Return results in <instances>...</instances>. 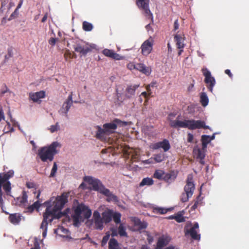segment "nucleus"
Here are the masks:
<instances>
[{
    "mask_svg": "<svg viewBox=\"0 0 249 249\" xmlns=\"http://www.w3.org/2000/svg\"><path fill=\"white\" fill-rule=\"evenodd\" d=\"M41 204L38 200L34 202L32 205L29 206L27 208V212L32 213L35 210H38Z\"/></svg>",
    "mask_w": 249,
    "mask_h": 249,
    "instance_id": "nucleus-33",
    "label": "nucleus"
},
{
    "mask_svg": "<svg viewBox=\"0 0 249 249\" xmlns=\"http://www.w3.org/2000/svg\"><path fill=\"white\" fill-rule=\"evenodd\" d=\"M175 41L176 42L177 48L182 49L184 47V39L180 35H176L174 36Z\"/></svg>",
    "mask_w": 249,
    "mask_h": 249,
    "instance_id": "nucleus-22",
    "label": "nucleus"
},
{
    "mask_svg": "<svg viewBox=\"0 0 249 249\" xmlns=\"http://www.w3.org/2000/svg\"><path fill=\"white\" fill-rule=\"evenodd\" d=\"M93 218L94 221L96 220H98L100 219H102V217H101L100 213L97 211H95L94 212L93 214Z\"/></svg>",
    "mask_w": 249,
    "mask_h": 249,
    "instance_id": "nucleus-46",
    "label": "nucleus"
},
{
    "mask_svg": "<svg viewBox=\"0 0 249 249\" xmlns=\"http://www.w3.org/2000/svg\"><path fill=\"white\" fill-rule=\"evenodd\" d=\"M149 0H136V4L138 7L144 12V14L147 18L153 20V15L149 9Z\"/></svg>",
    "mask_w": 249,
    "mask_h": 249,
    "instance_id": "nucleus-8",
    "label": "nucleus"
},
{
    "mask_svg": "<svg viewBox=\"0 0 249 249\" xmlns=\"http://www.w3.org/2000/svg\"><path fill=\"white\" fill-rule=\"evenodd\" d=\"M23 2V0H19V2L16 9V10H15L16 11L21 7V5H22Z\"/></svg>",
    "mask_w": 249,
    "mask_h": 249,
    "instance_id": "nucleus-59",
    "label": "nucleus"
},
{
    "mask_svg": "<svg viewBox=\"0 0 249 249\" xmlns=\"http://www.w3.org/2000/svg\"><path fill=\"white\" fill-rule=\"evenodd\" d=\"M153 45L152 39H149L144 41L141 47L142 54L145 56L148 55L152 51Z\"/></svg>",
    "mask_w": 249,
    "mask_h": 249,
    "instance_id": "nucleus-15",
    "label": "nucleus"
},
{
    "mask_svg": "<svg viewBox=\"0 0 249 249\" xmlns=\"http://www.w3.org/2000/svg\"><path fill=\"white\" fill-rule=\"evenodd\" d=\"M198 204V201L197 200L195 201L194 205L191 207L192 210H195L197 208Z\"/></svg>",
    "mask_w": 249,
    "mask_h": 249,
    "instance_id": "nucleus-56",
    "label": "nucleus"
},
{
    "mask_svg": "<svg viewBox=\"0 0 249 249\" xmlns=\"http://www.w3.org/2000/svg\"><path fill=\"white\" fill-rule=\"evenodd\" d=\"M56 40L55 38L51 37L48 41L49 44L51 46H54L56 43Z\"/></svg>",
    "mask_w": 249,
    "mask_h": 249,
    "instance_id": "nucleus-49",
    "label": "nucleus"
},
{
    "mask_svg": "<svg viewBox=\"0 0 249 249\" xmlns=\"http://www.w3.org/2000/svg\"><path fill=\"white\" fill-rule=\"evenodd\" d=\"M102 53L106 56L110 57L115 60H119L123 58L120 54L115 53L113 50L105 49L103 50Z\"/></svg>",
    "mask_w": 249,
    "mask_h": 249,
    "instance_id": "nucleus-18",
    "label": "nucleus"
},
{
    "mask_svg": "<svg viewBox=\"0 0 249 249\" xmlns=\"http://www.w3.org/2000/svg\"><path fill=\"white\" fill-rule=\"evenodd\" d=\"M4 86L5 87V90H2L1 91V94H5V93H6L8 91V88L6 87V86L5 85H4Z\"/></svg>",
    "mask_w": 249,
    "mask_h": 249,
    "instance_id": "nucleus-64",
    "label": "nucleus"
},
{
    "mask_svg": "<svg viewBox=\"0 0 249 249\" xmlns=\"http://www.w3.org/2000/svg\"><path fill=\"white\" fill-rule=\"evenodd\" d=\"M118 233L120 236L127 237L125 228L123 224H120L118 227Z\"/></svg>",
    "mask_w": 249,
    "mask_h": 249,
    "instance_id": "nucleus-37",
    "label": "nucleus"
},
{
    "mask_svg": "<svg viewBox=\"0 0 249 249\" xmlns=\"http://www.w3.org/2000/svg\"><path fill=\"white\" fill-rule=\"evenodd\" d=\"M59 125L58 123H57L55 125H52L50 126V130L52 133H53L58 130Z\"/></svg>",
    "mask_w": 249,
    "mask_h": 249,
    "instance_id": "nucleus-47",
    "label": "nucleus"
},
{
    "mask_svg": "<svg viewBox=\"0 0 249 249\" xmlns=\"http://www.w3.org/2000/svg\"><path fill=\"white\" fill-rule=\"evenodd\" d=\"M121 214L120 213L115 212L113 213L112 212V218L116 224H119L121 223Z\"/></svg>",
    "mask_w": 249,
    "mask_h": 249,
    "instance_id": "nucleus-38",
    "label": "nucleus"
},
{
    "mask_svg": "<svg viewBox=\"0 0 249 249\" xmlns=\"http://www.w3.org/2000/svg\"><path fill=\"white\" fill-rule=\"evenodd\" d=\"M72 95V92H71L66 101L63 104L60 110L62 113L65 114L66 117H68L67 113L73 104Z\"/></svg>",
    "mask_w": 249,
    "mask_h": 249,
    "instance_id": "nucleus-14",
    "label": "nucleus"
},
{
    "mask_svg": "<svg viewBox=\"0 0 249 249\" xmlns=\"http://www.w3.org/2000/svg\"><path fill=\"white\" fill-rule=\"evenodd\" d=\"M198 228V224L197 223H195L193 227L186 231L185 235L189 234L192 239L196 240H199L200 239V234H198L196 231Z\"/></svg>",
    "mask_w": 249,
    "mask_h": 249,
    "instance_id": "nucleus-16",
    "label": "nucleus"
},
{
    "mask_svg": "<svg viewBox=\"0 0 249 249\" xmlns=\"http://www.w3.org/2000/svg\"><path fill=\"white\" fill-rule=\"evenodd\" d=\"M73 46L74 51L79 53L81 55L85 56L92 51L91 45L88 44L85 45L81 42H77Z\"/></svg>",
    "mask_w": 249,
    "mask_h": 249,
    "instance_id": "nucleus-11",
    "label": "nucleus"
},
{
    "mask_svg": "<svg viewBox=\"0 0 249 249\" xmlns=\"http://www.w3.org/2000/svg\"><path fill=\"white\" fill-rule=\"evenodd\" d=\"M195 186L193 182L192 175H188L186 179V184L184 187V193H183L180 196V200L182 202H186L188 201L189 198L191 197L193 195Z\"/></svg>",
    "mask_w": 249,
    "mask_h": 249,
    "instance_id": "nucleus-6",
    "label": "nucleus"
},
{
    "mask_svg": "<svg viewBox=\"0 0 249 249\" xmlns=\"http://www.w3.org/2000/svg\"><path fill=\"white\" fill-rule=\"evenodd\" d=\"M203 75L205 77L204 82L207 84L208 89L211 92H213V87L215 84V80L213 77L212 76L211 72L206 68L201 69Z\"/></svg>",
    "mask_w": 249,
    "mask_h": 249,
    "instance_id": "nucleus-9",
    "label": "nucleus"
},
{
    "mask_svg": "<svg viewBox=\"0 0 249 249\" xmlns=\"http://www.w3.org/2000/svg\"><path fill=\"white\" fill-rule=\"evenodd\" d=\"M91 215V211L84 204L78 205L74 209L72 219L74 225L79 223L80 221L88 219Z\"/></svg>",
    "mask_w": 249,
    "mask_h": 249,
    "instance_id": "nucleus-5",
    "label": "nucleus"
},
{
    "mask_svg": "<svg viewBox=\"0 0 249 249\" xmlns=\"http://www.w3.org/2000/svg\"><path fill=\"white\" fill-rule=\"evenodd\" d=\"M9 179L7 180L6 181H4L2 184H3V189L5 192L6 194L8 196H11L10 193H11V183L9 181H8Z\"/></svg>",
    "mask_w": 249,
    "mask_h": 249,
    "instance_id": "nucleus-34",
    "label": "nucleus"
},
{
    "mask_svg": "<svg viewBox=\"0 0 249 249\" xmlns=\"http://www.w3.org/2000/svg\"><path fill=\"white\" fill-rule=\"evenodd\" d=\"M169 242L167 237L164 236L160 237L158 240L155 249H162V248L166 246Z\"/></svg>",
    "mask_w": 249,
    "mask_h": 249,
    "instance_id": "nucleus-21",
    "label": "nucleus"
},
{
    "mask_svg": "<svg viewBox=\"0 0 249 249\" xmlns=\"http://www.w3.org/2000/svg\"><path fill=\"white\" fill-rule=\"evenodd\" d=\"M110 237V234L109 233H106V235L103 237L101 242L102 246H105L107 242L108 241Z\"/></svg>",
    "mask_w": 249,
    "mask_h": 249,
    "instance_id": "nucleus-45",
    "label": "nucleus"
},
{
    "mask_svg": "<svg viewBox=\"0 0 249 249\" xmlns=\"http://www.w3.org/2000/svg\"><path fill=\"white\" fill-rule=\"evenodd\" d=\"M175 220L178 223H181L185 221V218L183 216L179 213H177L176 215H175Z\"/></svg>",
    "mask_w": 249,
    "mask_h": 249,
    "instance_id": "nucleus-44",
    "label": "nucleus"
},
{
    "mask_svg": "<svg viewBox=\"0 0 249 249\" xmlns=\"http://www.w3.org/2000/svg\"><path fill=\"white\" fill-rule=\"evenodd\" d=\"M201 141L202 142V150H205L207 148L208 144L211 142L210 136L206 135H202Z\"/></svg>",
    "mask_w": 249,
    "mask_h": 249,
    "instance_id": "nucleus-26",
    "label": "nucleus"
},
{
    "mask_svg": "<svg viewBox=\"0 0 249 249\" xmlns=\"http://www.w3.org/2000/svg\"><path fill=\"white\" fill-rule=\"evenodd\" d=\"M154 184V180L150 178H143L142 181L140 183L139 186L142 187L145 185L150 186Z\"/></svg>",
    "mask_w": 249,
    "mask_h": 249,
    "instance_id": "nucleus-30",
    "label": "nucleus"
},
{
    "mask_svg": "<svg viewBox=\"0 0 249 249\" xmlns=\"http://www.w3.org/2000/svg\"><path fill=\"white\" fill-rule=\"evenodd\" d=\"M107 200L108 202H109L110 201H114L115 202L118 201V198L117 196H115V195L113 194L112 193H111L109 194V195L108 196H107Z\"/></svg>",
    "mask_w": 249,
    "mask_h": 249,
    "instance_id": "nucleus-42",
    "label": "nucleus"
},
{
    "mask_svg": "<svg viewBox=\"0 0 249 249\" xmlns=\"http://www.w3.org/2000/svg\"><path fill=\"white\" fill-rule=\"evenodd\" d=\"M165 154L163 153H160L154 155L153 160L155 162L159 163L164 161L166 159Z\"/></svg>",
    "mask_w": 249,
    "mask_h": 249,
    "instance_id": "nucleus-29",
    "label": "nucleus"
},
{
    "mask_svg": "<svg viewBox=\"0 0 249 249\" xmlns=\"http://www.w3.org/2000/svg\"><path fill=\"white\" fill-rule=\"evenodd\" d=\"M140 87V85H129L126 87L125 91L124 97H123L122 94L117 92V100L119 104L126 99H130L135 97L136 89Z\"/></svg>",
    "mask_w": 249,
    "mask_h": 249,
    "instance_id": "nucleus-7",
    "label": "nucleus"
},
{
    "mask_svg": "<svg viewBox=\"0 0 249 249\" xmlns=\"http://www.w3.org/2000/svg\"><path fill=\"white\" fill-rule=\"evenodd\" d=\"M204 151L205 150H202V149L195 148L193 150V153L197 159H204L205 156Z\"/></svg>",
    "mask_w": 249,
    "mask_h": 249,
    "instance_id": "nucleus-25",
    "label": "nucleus"
},
{
    "mask_svg": "<svg viewBox=\"0 0 249 249\" xmlns=\"http://www.w3.org/2000/svg\"><path fill=\"white\" fill-rule=\"evenodd\" d=\"M47 228L48 226H46L44 227H41V225L40 226V228L42 229L43 230L42 235L43 237H45L46 234H47Z\"/></svg>",
    "mask_w": 249,
    "mask_h": 249,
    "instance_id": "nucleus-51",
    "label": "nucleus"
},
{
    "mask_svg": "<svg viewBox=\"0 0 249 249\" xmlns=\"http://www.w3.org/2000/svg\"><path fill=\"white\" fill-rule=\"evenodd\" d=\"M84 180L92 186L93 189L95 191H98L103 184L101 181L90 176H86L84 178Z\"/></svg>",
    "mask_w": 249,
    "mask_h": 249,
    "instance_id": "nucleus-12",
    "label": "nucleus"
},
{
    "mask_svg": "<svg viewBox=\"0 0 249 249\" xmlns=\"http://www.w3.org/2000/svg\"><path fill=\"white\" fill-rule=\"evenodd\" d=\"M71 53L69 51H67L64 54V58L66 61H68V58H71Z\"/></svg>",
    "mask_w": 249,
    "mask_h": 249,
    "instance_id": "nucleus-50",
    "label": "nucleus"
},
{
    "mask_svg": "<svg viewBox=\"0 0 249 249\" xmlns=\"http://www.w3.org/2000/svg\"><path fill=\"white\" fill-rule=\"evenodd\" d=\"M108 249H121L119 243L115 238H111L108 243Z\"/></svg>",
    "mask_w": 249,
    "mask_h": 249,
    "instance_id": "nucleus-31",
    "label": "nucleus"
},
{
    "mask_svg": "<svg viewBox=\"0 0 249 249\" xmlns=\"http://www.w3.org/2000/svg\"><path fill=\"white\" fill-rule=\"evenodd\" d=\"M94 221L95 228L96 229L100 230L103 229V227H104L103 223L104 222L102 219H100L98 220H96Z\"/></svg>",
    "mask_w": 249,
    "mask_h": 249,
    "instance_id": "nucleus-39",
    "label": "nucleus"
},
{
    "mask_svg": "<svg viewBox=\"0 0 249 249\" xmlns=\"http://www.w3.org/2000/svg\"><path fill=\"white\" fill-rule=\"evenodd\" d=\"M26 185L28 188H34L36 187V185L34 183L31 182H27Z\"/></svg>",
    "mask_w": 249,
    "mask_h": 249,
    "instance_id": "nucleus-52",
    "label": "nucleus"
},
{
    "mask_svg": "<svg viewBox=\"0 0 249 249\" xmlns=\"http://www.w3.org/2000/svg\"><path fill=\"white\" fill-rule=\"evenodd\" d=\"M179 23L178 19H176L174 23V30H177L179 28Z\"/></svg>",
    "mask_w": 249,
    "mask_h": 249,
    "instance_id": "nucleus-55",
    "label": "nucleus"
},
{
    "mask_svg": "<svg viewBox=\"0 0 249 249\" xmlns=\"http://www.w3.org/2000/svg\"><path fill=\"white\" fill-rule=\"evenodd\" d=\"M9 219L11 223L14 225H17L20 222L21 216L18 213L11 214L9 216Z\"/></svg>",
    "mask_w": 249,
    "mask_h": 249,
    "instance_id": "nucleus-24",
    "label": "nucleus"
},
{
    "mask_svg": "<svg viewBox=\"0 0 249 249\" xmlns=\"http://www.w3.org/2000/svg\"><path fill=\"white\" fill-rule=\"evenodd\" d=\"M47 14H45V15L43 16V18H42V19H41V21H42V22H45V21H46V20H47Z\"/></svg>",
    "mask_w": 249,
    "mask_h": 249,
    "instance_id": "nucleus-63",
    "label": "nucleus"
},
{
    "mask_svg": "<svg viewBox=\"0 0 249 249\" xmlns=\"http://www.w3.org/2000/svg\"><path fill=\"white\" fill-rule=\"evenodd\" d=\"M57 170V165L55 162L53 163V168L52 169L50 177H53L55 176V174Z\"/></svg>",
    "mask_w": 249,
    "mask_h": 249,
    "instance_id": "nucleus-43",
    "label": "nucleus"
},
{
    "mask_svg": "<svg viewBox=\"0 0 249 249\" xmlns=\"http://www.w3.org/2000/svg\"><path fill=\"white\" fill-rule=\"evenodd\" d=\"M31 249H40L39 244L37 241H35L34 243V247Z\"/></svg>",
    "mask_w": 249,
    "mask_h": 249,
    "instance_id": "nucleus-57",
    "label": "nucleus"
},
{
    "mask_svg": "<svg viewBox=\"0 0 249 249\" xmlns=\"http://www.w3.org/2000/svg\"><path fill=\"white\" fill-rule=\"evenodd\" d=\"M127 122H123L119 119H115L110 123H106L103 124V128L100 126H97V129L96 137L97 139H105L107 136L115 132L118 125H126Z\"/></svg>",
    "mask_w": 249,
    "mask_h": 249,
    "instance_id": "nucleus-3",
    "label": "nucleus"
},
{
    "mask_svg": "<svg viewBox=\"0 0 249 249\" xmlns=\"http://www.w3.org/2000/svg\"><path fill=\"white\" fill-rule=\"evenodd\" d=\"M27 198L28 196L26 192L23 191L22 192V195L21 198H18V199H19V202L20 204H24L27 201Z\"/></svg>",
    "mask_w": 249,
    "mask_h": 249,
    "instance_id": "nucleus-41",
    "label": "nucleus"
},
{
    "mask_svg": "<svg viewBox=\"0 0 249 249\" xmlns=\"http://www.w3.org/2000/svg\"><path fill=\"white\" fill-rule=\"evenodd\" d=\"M98 191L106 196H108L111 193L109 189L106 188L103 185L101 186V187Z\"/></svg>",
    "mask_w": 249,
    "mask_h": 249,
    "instance_id": "nucleus-40",
    "label": "nucleus"
},
{
    "mask_svg": "<svg viewBox=\"0 0 249 249\" xmlns=\"http://www.w3.org/2000/svg\"><path fill=\"white\" fill-rule=\"evenodd\" d=\"M169 209L161 207H155L153 209V212L155 213H159L163 214L166 213Z\"/></svg>",
    "mask_w": 249,
    "mask_h": 249,
    "instance_id": "nucleus-36",
    "label": "nucleus"
},
{
    "mask_svg": "<svg viewBox=\"0 0 249 249\" xmlns=\"http://www.w3.org/2000/svg\"><path fill=\"white\" fill-rule=\"evenodd\" d=\"M134 225L135 226L138 227V229L140 230L145 229L147 226V223L146 222L142 221L138 218L135 220Z\"/></svg>",
    "mask_w": 249,
    "mask_h": 249,
    "instance_id": "nucleus-27",
    "label": "nucleus"
},
{
    "mask_svg": "<svg viewBox=\"0 0 249 249\" xmlns=\"http://www.w3.org/2000/svg\"><path fill=\"white\" fill-rule=\"evenodd\" d=\"M164 249H178V248H177L176 247H175V246H173L172 245H170V246L166 247Z\"/></svg>",
    "mask_w": 249,
    "mask_h": 249,
    "instance_id": "nucleus-62",
    "label": "nucleus"
},
{
    "mask_svg": "<svg viewBox=\"0 0 249 249\" xmlns=\"http://www.w3.org/2000/svg\"><path fill=\"white\" fill-rule=\"evenodd\" d=\"M136 70L146 75H150L151 72V68L150 67H146L142 63H137L136 64Z\"/></svg>",
    "mask_w": 249,
    "mask_h": 249,
    "instance_id": "nucleus-19",
    "label": "nucleus"
},
{
    "mask_svg": "<svg viewBox=\"0 0 249 249\" xmlns=\"http://www.w3.org/2000/svg\"><path fill=\"white\" fill-rule=\"evenodd\" d=\"M150 95H149V93H147L146 91L142 92L141 94V96H143L146 99V101H147Z\"/></svg>",
    "mask_w": 249,
    "mask_h": 249,
    "instance_id": "nucleus-54",
    "label": "nucleus"
},
{
    "mask_svg": "<svg viewBox=\"0 0 249 249\" xmlns=\"http://www.w3.org/2000/svg\"><path fill=\"white\" fill-rule=\"evenodd\" d=\"M127 67L129 70L136 69V64L133 63H129L127 65Z\"/></svg>",
    "mask_w": 249,
    "mask_h": 249,
    "instance_id": "nucleus-53",
    "label": "nucleus"
},
{
    "mask_svg": "<svg viewBox=\"0 0 249 249\" xmlns=\"http://www.w3.org/2000/svg\"><path fill=\"white\" fill-rule=\"evenodd\" d=\"M59 146L57 142H52L48 146H44L38 150V155L41 161H47L48 160L51 161L54 159V156L57 153L56 148Z\"/></svg>",
    "mask_w": 249,
    "mask_h": 249,
    "instance_id": "nucleus-4",
    "label": "nucleus"
},
{
    "mask_svg": "<svg viewBox=\"0 0 249 249\" xmlns=\"http://www.w3.org/2000/svg\"><path fill=\"white\" fill-rule=\"evenodd\" d=\"M177 174L174 171H171L168 173H164L163 180L166 182L173 181L176 178Z\"/></svg>",
    "mask_w": 249,
    "mask_h": 249,
    "instance_id": "nucleus-20",
    "label": "nucleus"
},
{
    "mask_svg": "<svg viewBox=\"0 0 249 249\" xmlns=\"http://www.w3.org/2000/svg\"><path fill=\"white\" fill-rule=\"evenodd\" d=\"M93 28L92 24L88 21H84L82 23V28L86 32L91 31Z\"/></svg>",
    "mask_w": 249,
    "mask_h": 249,
    "instance_id": "nucleus-35",
    "label": "nucleus"
},
{
    "mask_svg": "<svg viewBox=\"0 0 249 249\" xmlns=\"http://www.w3.org/2000/svg\"><path fill=\"white\" fill-rule=\"evenodd\" d=\"M172 114H170L168 117V120L170 121V125L173 128H187L190 130H195L196 129H209V126L206 125L205 122L202 120H184L183 121L179 120L180 116H178L175 120H171V116Z\"/></svg>",
    "mask_w": 249,
    "mask_h": 249,
    "instance_id": "nucleus-2",
    "label": "nucleus"
},
{
    "mask_svg": "<svg viewBox=\"0 0 249 249\" xmlns=\"http://www.w3.org/2000/svg\"><path fill=\"white\" fill-rule=\"evenodd\" d=\"M200 102L203 107H206L209 103V99L205 92H202L200 95Z\"/></svg>",
    "mask_w": 249,
    "mask_h": 249,
    "instance_id": "nucleus-28",
    "label": "nucleus"
},
{
    "mask_svg": "<svg viewBox=\"0 0 249 249\" xmlns=\"http://www.w3.org/2000/svg\"><path fill=\"white\" fill-rule=\"evenodd\" d=\"M45 97V91L41 90L36 92H30L29 94V99L34 102H37L40 99Z\"/></svg>",
    "mask_w": 249,
    "mask_h": 249,
    "instance_id": "nucleus-17",
    "label": "nucleus"
},
{
    "mask_svg": "<svg viewBox=\"0 0 249 249\" xmlns=\"http://www.w3.org/2000/svg\"><path fill=\"white\" fill-rule=\"evenodd\" d=\"M151 148L153 150L162 148L164 152H166L170 149L171 145L169 141L165 139L161 142H159L152 144L151 146Z\"/></svg>",
    "mask_w": 249,
    "mask_h": 249,
    "instance_id": "nucleus-13",
    "label": "nucleus"
},
{
    "mask_svg": "<svg viewBox=\"0 0 249 249\" xmlns=\"http://www.w3.org/2000/svg\"><path fill=\"white\" fill-rule=\"evenodd\" d=\"M14 175V171L12 170L8 171L6 173H0V206L2 208L4 201L2 198V192L1 191V186L2 183L10 178H12Z\"/></svg>",
    "mask_w": 249,
    "mask_h": 249,
    "instance_id": "nucleus-10",
    "label": "nucleus"
},
{
    "mask_svg": "<svg viewBox=\"0 0 249 249\" xmlns=\"http://www.w3.org/2000/svg\"><path fill=\"white\" fill-rule=\"evenodd\" d=\"M164 173L165 172L162 170H156L153 174V177L155 178L163 180Z\"/></svg>",
    "mask_w": 249,
    "mask_h": 249,
    "instance_id": "nucleus-32",
    "label": "nucleus"
},
{
    "mask_svg": "<svg viewBox=\"0 0 249 249\" xmlns=\"http://www.w3.org/2000/svg\"><path fill=\"white\" fill-rule=\"evenodd\" d=\"M68 197L69 193H63L61 195L55 198L52 197L49 201L44 202L46 209L43 214L41 227H44V225L48 226V223H51L54 219H59L67 214L66 212H61L60 211L68 202Z\"/></svg>",
    "mask_w": 249,
    "mask_h": 249,
    "instance_id": "nucleus-1",
    "label": "nucleus"
},
{
    "mask_svg": "<svg viewBox=\"0 0 249 249\" xmlns=\"http://www.w3.org/2000/svg\"><path fill=\"white\" fill-rule=\"evenodd\" d=\"M150 88H151L150 85H149L146 87V89L147 91V92L149 93V95H151L152 94V91H151Z\"/></svg>",
    "mask_w": 249,
    "mask_h": 249,
    "instance_id": "nucleus-60",
    "label": "nucleus"
},
{
    "mask_svg": "<svg viewBox=\"0 0 249 249\" xmlns=\"http://www.w3.org/2000/svg\"><path fill=\"white\" fill-rule=\"evenodd\" d=\"M194 140V136L192 134L189 133L187 134V142L192 143Z\"/></svg>",
    "mask_w": 249,
    "mask_h": 249,
    "instance_id": "nucleus-48",
    "label": "nucleus"
},
{
    "mask_svg": "<svg viewBox=\"0 0 249 249\" xmlns=\"http://www.w3.org/2000/svg\"><path fill=\"white\" fill-rule=\"evenodd\" d=\"M102 219L105 223H108L110 222L112 218V211L111 210H108L104 212L102 214Z\"/></svg>",
    "mask_w": 249,
    "mask_h": 249,
    "instance_id": "nucleus-23",
    "label": "nucleus"
},
{
    "mask_svg": "<svg viewBox=\"0 0 249 249\" xmlns=\"http://www.w3.org/2000/svg\"><path fill=\"white\" fill-rule=\"evenodd\" d=\"M225 73L226 74H227V75H229V76L230 77V78H232V74L231 73V71L229 69H227L225 71Z\"/></svg>",
    "mask_w": 249,
    "mask_h": 249,
    "instance_id": "nucleus-58",
    "label": "nucleus"
},
{
    "mask_svg": "<svg viewBox=\"0 0 249 249\" xmlns=\"http://www.w3.org/2000/svg\"><path fill=\"white\" fill-rule=\"evenodd\" d=\"M4 113L2 111V110H0V122L1 121V120L2 119H4Z\"/></svg>",
    "mask_w": 249,
    "mask_h": 249,
    "instance_id": "nucleus-61",
    "label": "nucleus"
}]
</instances>
